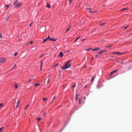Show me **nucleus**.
Masks as SVG:
<instances>
[{
    "label": "nucleus",
    "instance_id": "60",
    "mask_svg": "<svg viewBox=\"0 0 132 132\" xmlns=\"http://www.w3.org/2000/svg\"><path fill=\"white\" fill-rule=\"evenodd\" d=\"M46 79H45L44 80L45 81L46 80Z\"/></svg>",
    "mask_w": 132,
    "mask_h": 132
},
{
    "label": "nucleus",
    "instance_id": "27",
    "mask_svg": "<svg viewBox=\"0 0 132 132\" xmlns=\"http://www.w3.org/2000/svg\"><path fill=\"white\" fill-rule=\"evenodd\" d=\"M87 67V66L86 65H84V66L82 68H82H86Z\"/></svg>",
    "mask_w": 132,
    "mask_h": 132
},
{
    "label": "nucleus",
    "instance_id": "29",
    "mask_svg": "<svg viewBox=\"0 0 132 132\" xmlns=\"http://www.w3.org/2000/svg\"><path fill=\"white\" fill-rule=\"evenodd\" d=\"M29 106V104H28V105H27L26 106V107H25V109H27V108Z\"/></svg>",
    "mask_w": 132,
    "mask_h": 132
},
{
    "label": "nucleus",
    "instance_id": "36",
    "mask_svg": "<svg viewBox=\"0 0 132 132\" xmlns=\"http://www.w3.org/2000/svg\"><path fill=\"white\" fill-rule=\"evenodd\" d=\"M2 35L1 34H0V38H2Z\"/></svg>",
    "mask_w": 132,
    "mask_h": 132
},
{
    "label": "nucleus",
    "instance_id": "26",
    "mask_svg": "<svg viewBox=\"0 0 132 132\" xmlns=\"http://www.w3.org/2000/svg\"><path fill=\"white\" fill-rule=\"evenodd\" d=\"M102 52V53L104 52H106L107 51H106L105 50H101Z\"/></svg>",
    "mask_w": 132,
    "mask_h": 132
},
{
    "label": "nucleus",
    "instance_id": "17",
    "mask_svg": "<svg viewBox=\"0 0 132 132\" xmlns=\"http://www.w3.org/2000/svg\"><path fill=\"white\" fill-rule=\"evenodd\" d=\"M51 76V75H50V76H49L47 78H48V80L47 81V83H49V77H50Z\"/></svg>",
    "mask_w": 132,
    "mask_h": 132
},
{
    "label": "nucleus",
    "instance_id": "47",
    "mask_svg": "<svg viewBox=\"0 0 132 132\" xmlns=\"http://www.w3.org/2000/svg\"><path fill=\"white\" fill-rule=\"evenodd\" d=\"M79 104L80 103L81 101H80V100H79Z\"/></svg>",
    "mask_w": 132,
    "mask_h": 132
},
{
    "label": "nucleus",
    "instance_id": "45",
    "mask_svg": "<svg viewBox=\"0 0 132 132\" xmlns=\"http://www.w3.org/2000/svg\"><path fill=\"white\" fill-rule=\"evenodd\" d=\"M75 85H73V88H74V87H75Z\"/></svg>",
    "mask_w": 132,
    "mask_h": 132
},
{
    "label": "nucleus",
    "instance_id": "23",
    "mask_svg": "<svg viewBox=\"0 0 132 132\" xmlns=\"http://www.w3.org/2000/svg\"><path fill=\"white\" fill-rule=\"evenodd\" d=\"M80 37L79 36L75 40V42H76L78 39H79Z\"/></svg>",
    "mask_w": 132,
    "mask_h": 132
},
{
    "label": "nucleus",
    "instance_id": "9",
    "mask_svg": "<svg viewBox=\"0 0 132 132\" xmlns=\"http://www.w3.org/2000/svg\"><path fill=\"white\" fill-rule=\"evenodd\" d=\"M117 70H115L112 71V72H111V73L110 75H112L113 73H114L115 72H116L117 71Z\"/></svg>",
    "mask_w": 132,
    "mask_h": 132
},
{
    "label": "nucleus",
    "instance_id": "59",
    "mask_svg": "<svg viewBox=\"0 0 132 132\" xmlns=\"http://www.w3.org/2000/svg\"><path fill=\"white\" fill-rule=\"evenodd\" d=\"M113 53L114 54H116L115 52H113Z\"/></svg>",
    "mask_w": 132,
    "mask_h": 132
},
{
    "label": "nucleus",
    "instance_id": "41",
    "mask_svg": "<svg viewBox=\"0 0 132 132\" xmlns=\"http://www.w3.org/2000/svg\"><path fill=\"white\" fill-rule=\"evenodd\" d=\"M16 66V65L15 64V65H14V67L12 68V69H14V67H15Z\"/></svg>",
    "mask_w": 132,
    "mask_h": 132
},
{
    "label": "nucleus",
    "instance_id": "7",
    "mask_svg": "<svg viewBox=\"0 0 132 132\" xmlns=\"http://www.w3.org/2000/svg\"><path fill=\"white\" fill-rule=\"evenodd\" d=\"M56 39H55L53 38H50V39H49V40H51V41H56Z\"/></svg>",
    "mask_w": 132,
    "mask_h": 132
},
{
    "label": "nucleus",
    "instance_id": "56",
    "mask_svg": "<svg viewBox=\"0 0 132 132\" xmlns=\"http://www.w3.org/2000/svg\"><path fill=\"white\" fill-rule=\"evenodd\" d=\"M84 98L85 99H86V97H85V96L84 97Z\"/></svg>",
    "mask_w": 132,
    "mask_h": 132
},
{
    "label": "nucleus",
    "instance_id": "52",
    "mask_svg": "<svg viewBox=\"0 0 132 132\" xmlns=\"http://www.w3.org/2000/svg\"><path fill=\"white\" fill-rule=\"evenodd\" d=\"M93 57H92V58H91V62H92V60H93Z\"/></svg>",
    "mask_w": 132,
    "mask_h": 132
},
{
    "label": "nucleus",
    "instance_id": "13",
    "mask_svg": "<svg viewBox=\"0 0 132 132\" xmlns=\"http://www.w3.org/2000/svg\"><path fill=\"white\" fill-rule=\"evenodd\" d=\"M128 9V8H123V9H122L121 10V11H122L126 10Z\"/></svg>",
    "mask_w": 132,
    "mask_h": 132
},
{
    "label": "nucleus",
    "instance_id": "25",
    "mask_svg": "<svg viewBox=\"0 0 132 132\" xmlns=\"http://www.w3.org/2000/svg\"><path fill=\"white\" fill-rule=\"evenodd\" d=\"M86 50H87V51H89L90 50H92V48H90L89 49H86Z\"/></svg>",
    "mask_w": 132,
    "mask_h": 132
},
{
    "label": "nucleus",
    "instance_id": "53",
    "mask_svg": "<svg viewBox=\"0 0 132 132\" xmlns=\"http://www.w3.org/2000/svg\"><path fill=\"white\" fill-rule=\"evenodd\" d=\"M97 12V11H95L93 12H94V13H95V12Z\"/></svg>",
    "mask_w": 132,
    "mask_h": 132
},
{
    "label": "nucleus",
    "instance_id": "35",
    "mask_svg": "<svg viewBox=\"0 0 132 132\" xmlns=\"http://www.w3.org/2000/svg\"><path fill=\"white\" fill-rule=\"evenodd\" d=\"M9 7V5H6V7L7 8H8Z\"/></svg>",
    "mask_w": 132,
    "mask_h": 132
},
{
    "label": "nucleus",
    "instance_id": "18",
    "mask_svg": "<svg viewBox=\"0 0 132 132\" xmlns=\"http://www.w3.org/2000/svg\"><path fill=\"white\" fill-rule=\"evenodd\" d=\"M47 40V38H46L43 40V42L44 43V42L46 41Z\"/></svg>",
    "mask_w": 132,
    "mask_h": 132
},
{
    "label": "nucleus",
    "instance_id": "22",
    "mask_svg": "<svg viewBox=\"0 0 132 132\" xmlns=\"http://www.w3.org/2000/svg\"><path fill=\"white\" fill-rule=\"evenodd\" d=\"M112 45H109V46H106L105 47H107V48H109Z\"/></svg>",
    "mask_w": 132,
    "mask_h": 132
},
{
    "label": "nucleus",
    "instance_id": "6",
    "mask_svg": "<svg viewBox=\"0 0 132 132\" xmlns=\"http://www.w3.org/2000/svg\"><path fill=\"white\" fill-rule=\"evenodd\" d=\"M100 48H95L94 49H92V50L94 51H96L100 50Z\"/></svg>",
    "mask_w": 132,
    "mask_h": 132
},
{
    "label": "nucleus",
    "instance_id": "58",
    "mask_svg": "<svg viewBox=\"0 0 132 132\" xmlns=\"http://www.w3.org/2000/svg\"><path fill=\"white\" fill-rule=\"evenodd\" d=\"M123 63H124L123 62H122L121 63V64H123Z\"/></svg>",
    "mask_w": 132,
    "mask_h": 132
},
{
    "label": "nucleus",
    "instance_id": "40",
    "mask_svg": "<svg viewBox=\"0 0 132 132\" xmlns=\"http://www.w3.org/2000/svg\"><path fill=\"white\" fill-rule=\"evenodd\" d=\"M90 12L91 13H94V12H92L91 10H90Z\"/></svg>",
    "mask_w": 132,
    "mask_h": 132
},
{
    "label": "nucleus",
    "instance_id": "19",
    "mask_svg": "<svg viewBox=\"0 0 132 132\" xmlns=\"http://www.w3.org/2000/svg\"><path fill=\"white\" fill-rule=\"evenodd\" d=\"M14 87L16 88L17 89L18 88V86L16 84H15L14 85Z\"/></svg>",
    "mask_w": 132,
    "mask_h": 132
},
{
    "label": "nucleus",
    "instance_id": "61",
    "mask_svg": "<svg viewBox=\"0 0 132 132\" xmlns=\"http://www.w3.org/2000/svg\"><path fill=\"white\" fill-rule=\"evenodd\" d=\"M71 27V26H70V27Z\"/></svg>",
    "mask_w": 132,
    "mask_h": 132
},
{
    "label": "nucleus",
    "instance_id": "12",
    "mask_svg": "<svg viewBox=\"0 0 132 132\" xmlns=\"http://www.w3.org/2000/svg\"><path fill=\"white\" fill-rule=\"evenodd\" d=\"M47 7L48 8H50L51 7V6L50 4L48 3H47Z\"/></svg>",
    "mask_w": 132,
    "mask_h": 132
},
{
    "label": "nucleus",
    "instance_id": "15",
    "mask_svg": "<svg viewBox=\"0 0 132 132\" xmlns=\"http://www.w3.org/2000/svg\"><path fill=\"white\" fill-rule=\"evenodd\" d=\"M3 106V103H0V108H2Z\"/></svg>",
    "mask_w": 132,
    "mask_h": 132
},
{
    "label": "nucleus",
    "instance_id": "43",
    "mask_svg": "<svg viewBox=\"0 0 132 132\" xmlns=\"http://www.w3.org/2000/svg\"><path fill=\"white\" fill-rule=\"evenodd\" d=\"M46 115V113H44V116L45 117V116Z\"/></svg>",
    "mask_w": 132,
    "mask_h": 132
},
{
    "label": "nucleus",
    "instance_id": "3",
    "mask_svg": "<svg viewBox=\"0 0 132 132\" xmlns=\"http://www.w3.org/2000/svg\"><path fill=\"white\" fill-rule=\"evenodd\" d=\"M5 61V59L4 58H0V62L1 63H4Z\"/></svg>",
    "mask_w": 132,
    "mask_h": 132
},
{
    "label": "nucleus",
    "instance_id": "11",
    "mask_svg": "<svg viewBox=\"0 0 132 132\" xmlns=\"http://www.w3.org/2000/svg\"><path fill=\"white\" fill-rule=\"evenodd\" d=\"M40 85V84L39 83H37L35 84V86L36 87L37 86H39Z\"/></svg>",
    "mask_w": 132,
    "mask_h": 132
},
{
    "label": "nucleus",
    "instance_id": "5",
    "mask_svg": "<svg viewBox=\"0 0 132 132\" xmlns=\"http://www.w3.org/2000/svg\"><path fill=\"white\" fill-rule=\"evenodd\" d=\"M125 53H126L125 52H123V53H120V52H115L116 54H120V55L124 54H125Z\"/></svg>",
    "mask_w": 132,
    "mask_h": 132
},
{
    "label": "nucleus",
    "instance_id": "57",
    "mask_svg": "<svg viewBox=\"0 0 132 132\" xmlns=\"http://www.w3.org/2000/svg\"><path fill=\"white\" fill-rule=\"evenodd\" d=\"M70 52V50H69L68 51H67V52Z\"/></svg>",
    "mask_w": 132,
    "mask_h": 132
},
{
    "label": "nucleus",
    "instance_id": "39",
    "mask_svg": "<svg viewBox=\"0 0 132 132\" xmlns=\"http://www.w3.org/2000/svg\"><path fill=\"white\" fill-rule=\"evenodd\" d=\"M94 76H93L92 78V79H91V81H93V78H94Z\"/></svg>",
    "mask_w": 132,
    "mask_h": 132
},
{
    "label": "nucleus",
    "instance_id": "2",
    "mask_svg": "<svg viewBox=\"0 0 132 132\" xmlns=\"http://www.w3.org/2000/svg\"><path fill=\"white\" fill-rule=\"evenodd\" d=\"M22 4V3H19L17 4L14 5V7L16 8L20 6Z\"/></svg>",
    "mask_w": 132,
    "mask_h": 132
},
{
    "label": "nucleus",
    "instance_id": "16",
    "mask_svg": "<svg viewBox=\"0 0 132 132\" xmlns=\"http://www.w3.org/2000/svg\"><path fill=\"white\" fill-rule=\"evenodd\" d=\"M105 24H106V23H101L100 24V26H102L104 25Z\"/></svg>",
    "mask_w": 132,
    "mask_h": 132
},
{
    "label": "nucleus",
    "instance_id": "49",
    "mask_svg": "<svg viewBox=\"0 0 132 132\" xmlns=\"http://www.w3.org/2000/svg\"><path fill=\"white\" fill-rule=\"evenodd\" d=\"M87 87V86L86 85L84 87V88H86Z\"/></svg>",
    "mask_w": 132,
    "mask_h": 132
},
{
    "label": "nucleus",
    "instance_id": "21",
    "mask_svg": "<svg viewBox=\"0 0 132 132\" xmlns=\"http://www.w3.org/2000/svg\"><path fill=\"white\" fill-rule=\"evenodd\" d=\"M100 55L102 53V52L101 51L100 52H97Z\"/></svg>",
    "mask_w": 132,
    "mask_h": 132
},
{
    "label": "nucleus",
    "instance_id": "48",
    "mask_svg": "<svg viewBox=\"0 0 132 132\" xmlns=\"http://www.w3.org/2000/svg\"><path fill=\"white\" fill-rule=\"evenodd\" d=\"M85 38H84V39H83V40H82V41H84V40H85Z\"/></svg>",
    "mask_w": 132,
    "mask_h": 132
},
{
    "label": "nucleus",
    "instance_id": "37",
    "mask_svg": "<svg viewBox=\"0 0 132 132\" xmlns=\"http://www.w3.org/2000/svg\"><path fill=\"white\" fill-rule=\"evenodd\" d=\"M32 80V79H30V80L28 81V82H30Z\"/></svg>",
    "mask_w": 132,
    "mask_h": 132
},
{
    "label": "nucleus",
    "instance_id": "50",
    "mask_svg": "<svg viewBox=\"0 0 132 132\" xmlns=\"http://www.w3.org/2000/svg\"><path fill=\"white\" fill-rule=\"evenodd\" d=\"M72 0H70V4L71 3V2H72Z\"/></svg>",
    "mask_w": 132,
    "mask_h": 132
},
{
    "label": "nucleus",
    "instance_id": "51",
    "mask_svg": "<svg viewBox=\"0 0 132 132\" xmlns=\"http://www.w3.org/2000/svg\"><path fill=\"white\" fill-rule=\"evenodd\" d=\"M32 23H31L30 24L29 26H30V27H31V24H32Z\"/></svg>",
    "mask_w": 132,
    "mask_h": 132
},
{
    "label": "nucleus",
    "instance_id": "1",
    "mask_svg": "<svg viewBox=\"0 0 132 132\" xmlns=\"http://www.w3.org/2000/svg\"><path fill=\"white\" fill-rule=\"evenodd\" d=\"M71 61V60L67 61L65 65L64 66L62 67H61V69L63 70H65L69 68L71 65V64L70 63Z\"/></svg>",
    "mask_w": 132,
    "mask_h": 132
},
{
    "label": "nucleus",
    "instance_id": "8",
    "mask_svg": "<svg viewBox=\"0 0 132 132\" xmlns=\"http://www.w3.org/2000/svg\"><path fill=\"white\" fill-rule=\"evenodd\" d=\"M21 101L20 100L16 104V108H17L19 105V104L20 103Z\"/></svg>",
    "mask_w": 132,
    "mask_h": 132
},
{
    "label": "nucleus",
    "instance_id": "10",
    "mask_svg": "<svg viewBox=\"0 0 132 132\" xmlns=\"http://www.w3.org/2000/svg\"><path fill=\"white\" fill-rule=\"evenodd\" d=\"M40 70H41L42 69V64H43V62L42 61V60H41L40 61Z\"/></svg>",
    "mask_w": 132,
    "mask_h": 132
},
{
    "label": "nucleus",
    "instance_id": "4",
    "mask_svg": "<svg viewBox=\"0 0 132 132\" xmlns=\"http://www.w3.org/2000/svg\"><path fill=\"white\" fill-rule=\"evenodd\" d=\"M63 54L62 52H60L59 54L58 55V56L60 57H61V58L63 56Z\"/></svg>",
    "mask_w": 132,
    "mask_h": 132
},
{
    "label": "nucleus",
    "instance_id": "46",
    "mask_svg": "<svg viewBox=\"0 0 132 132\" xmlns=\"http://www.w3.org/2000/svg\"><path fill=\"white\" fill-rule=\"evenodd\" d=\"M59 65V64L58 63H57V64H56L54 66H56V65Z\"/></svg>",
    "mask_w": 132,
    "mask_h": 132
},
{
    "label": "nucleus",
    "instance_id": "14",
    "mask_svg": "<svg viewBox=\"0 0 132 132\" xmlns=\"http://www.w3.org/2000/svg\"><path fill=\"white\" fill-rule=\"evenodd\" d=\"M41 119L40 118H37V120L38 122H39Z\"/></svg>",
    "mask_w": 132,
    "mask_h": 132
},
{
    "label": "nucleus",
    "instance_id": "20",
    "mask_svg": "<svg viewBox=\"0 0 132 132\" xmlns=\"http://www.w3.org/2000/svg\"><path fill=\"white\" fill-rule=\"evenodd\" d=\"M55 96L54 97V98H53V100H52V101H51V102L50 103V104H51L53 102V101L54 100V99H55Z\"/></svg>",
    "mask_w": 132,
    "mask_h": 132
},
{
    "label": "nucleus",
    "instance_id": "33",
    "mask_svg": "<svg viewBox=\"0 0 132 132\" xmlns=\"http://www.w3.org/2000/svg\"><path fill=\"white\" fill-rule=\"evenodd\" d=\"M3 127H2L0 128V132L3 129Z\"/></svg>",
    "mask_w": 132,
    "mask_h": 132
},
{
    "label": "nucleus",
    "instance_id": "55",
    "mask_svg": "<svg viewBox=\"0 0 132 132\" xmlns=\"http://www.w3.org/2000/svg\"><path fill=\"white\" fill-rule=\"evenodd\" d=\"M88 9H89V10H91L90 8H89Z\"/></svg>",
    "mask_w": 132,
    "mask_h": 132
},
{
    "label": "nucleus",
    "instance_id": "62",
    "mask_svg": "<svg viewBox=\"0 0 132 132\" xmlns=\"http://www.w3.org/2000/svg\"><path fill=\"white\" fill-rule=\"evenodd\" d=\"M131 34L132 35V32L131 33Z\"/></svg>",
    "mask_w": 132,
    "mask_h": 132
},
{
    "label": "nucleus",
    "instance_id": "31",
    "mask_svg": "<svg viewBox=\"0 0 132 132\" xmlns=\"http://www.w3.org/2000/svg\"><path fill=\"white\" fill-rule=\"evenodd\" d=\"M70 27H69L68 29L66 31V32H67L69 31L70 30Z\"/></svg>",
    "mask_w": 132,
    "mask_h": 132
},
{
    "label": "nucleus",
    "instance_id": "42",
    "mask_svg": "<svg viewBox=\"0 0 132 132\" xmlns=\"http://www.w3.org/2000/svg\"><path fill=\"white\" fill-rule=\"evenodd\" d=\"M98 57V54H97L96 55V57L97 58Z\"/></svg>",
    "mask_w": 132,
    "mask_h": 132
},
{
    "label": "nucleus",
    "instance_id": "38",
    "mask_svg": "<svg viewBox=\"0 0 132 132\" xmlns=\"http://www.w3.org/2000/svg\"><path fill=\"white\" fill-rule=\"evenodd\" d=\"M47 39H48L49 40V39H50V38H50V37L49 36H48V37L47 38Z\"/></svg>",
    "mask_w": 132,
    "mask_h": 132
},
{
    "label": "nucleus",
    "instance_id": "24",
    "mask_svg": "<svg viewBox=\"0 0 132 132\" xmlns=\"http://www.w3.org/2000/svg\"><path fill=\"white\" fill-rule=\"evenodd\" d=\"M42 99H43L44 101H45L47 99V98H42Z\"/></svg>",
    "mask_w": 132,
    "mask_h": 132
},
{
    "label": "nucleus",
    "instance_id": "54",
    "mask_svg": "<svg viewBox=\"0 0 132 132\" xmlns=\"http://www.w3.org/2000/svg\"><path fill=\"white\" fill-rule=\"evenodd\" d=\"M16 3V1L14 2L13 3H14V4H15Z\"/></svg>",
    "mask_w": 132,
    "mask_h": 132
},
{
    "label": "nucleus",
    "instance_id": "32",
    "mask_svg": "<svg viewBox=\"0 0 132 132\" xmlns=\"http://www.w3.org/2000/svg\"><path fill=\"white\" fill-rule=\"evenodd\" d=\"M44 55V54H43L42 55H41L39 57L40 58L42 57Z\"/></svg>",
    "mask_w": 132,
    "mask_h": 132
},
{
    "label": "nucleus",
    "instance_id": "28",
    "mask_svg": "<svg viewBox=\"0 0 132 132\" xmlns=\"http://www.w3.org/2000/svg\"><path fill=\"white\" fill-rule=\"evenodd\" d=\"M17 53H18V52H15L14 54V56H16L17 54Z\"/></svg>",
    "mask_w": 132,
    "mask_h": 132
},
{
    "label": "nucleus",
    "instance_id": "34",
    "mask_svg": "<svg viewBox=\"0 0 132 132\" xmlns=\"http://www.w3.org/2000/svg\"><path fill=\"white\" fill-rule=\"evenodd\" d=\"M129 26V25H128L126 26V27H125V28H124V29L125 30V29H126Z\"/></svg>",
    "mask_w": 132,
    "mask_h": 132
},
{
    "label": "nucleus",
    "instance_id": "30",
    "mask_svg": "<svg viewBox=\"0 0 132 132\" xmlns=\"http://www.w3.org/2000/svg\"><path fill=\"white\" fill-rule=\"evenodd\" d=\"M77 96H78V94H77L76 95V100H77Z\"/></svg>",
    "mask_w": 132,
    "mask_h": 132
},
{
    "label": "nucleus",
    "instance_id": "44",
    "mask_svg": "<svg viewBox=\"0 0 132 132\" xmlns=\"http://www.w3.org/2000/svg\"><path fill=\"white\" fill-rule=\"evenodd\" d=\"M33 41H31L30 42V44H31L33 43Z\"/></svg>",
    "mask_w": 132,
    "mask_h": 132
}]
</instances>
